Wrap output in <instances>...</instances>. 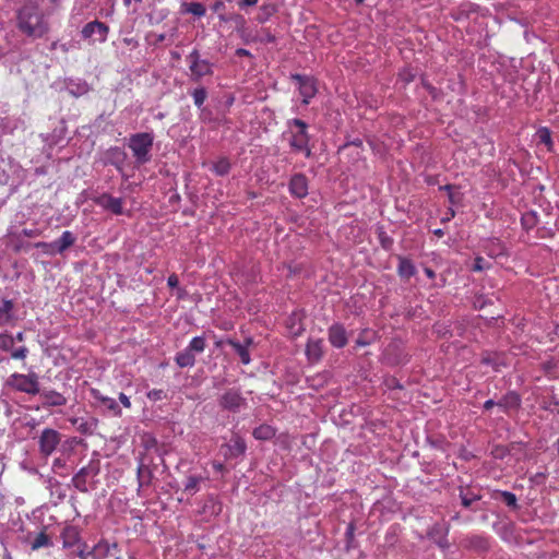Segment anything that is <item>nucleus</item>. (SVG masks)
I'll list each match as a JSON object with an SVG mask.
<instances>
[{
	"mask_svg": "<svg viewBox=\"0 0 559 559\" xmlns=\"http://www.w3.org/2000/svg\"><path fill=\"white\" fill-rule=\"evenodd\" d=\"M38 379V374L34 371L28 373L14 372L7 379L5 385L17 392L37 395L40 392Z\"/></svg>",
	"mask_w": 559,
	"mask_h": 559,
	"instance_id": "7ed1b4c3",
	"label": "nucleus"
},
{
	"mask_svg": "<svg viewBox=\"0 0 559 559\" xmlns=\"http://www.w3.org/2000/svg\"><path fill=\"white\" fill-rule=\"evenodd\" d=\"M276 433L275 428L270 425L262 424L259 427L254 428L252 431V436L254 439L260 441L271 440Z\"/></svg>",
	"mask_w": 559,
	"mask_h": 559,
	"instance_id": "c756f323",
	"label": "nucleus"
},
{
	"mask_svg": "<svg viewBox=\"0 0 559 559\" xmlns=\"http://www.w3.org/2000/svg\"><path fill=\"white\" fill-rule=\"evenodd\" d=\"M108 32L109 27L105 23L95 20L85 24L81 33L85 39H91L94 35H97L96 39L104 43L107 39Z\"/></svg>",
	"mask_w": 559,
	"mask_h": 559,
	"instance_id": "ddd939ff",
	"label": "nucleus"
},
{
	"mask_svg": "<svg viewBox=\"0 0 559 559\" xmlns=\"http://www.w3.org/2000/svg\"><path fill=\"white\" fill-rule=\"evenodd\" d=\"M61 441V435L51 428H46L39 436V452L44 456H49L57 449Z\"/></svg>",
	"mask_w": 559,
	"mask_h": 559,
	"instance_id": "1a4fd4ad",
	"label": "nucleus"
},
{
	"mask_svg": "<svg viewBox=\"0 0 559 559\" xmlns=\"http://www.w3.org/2000/svg\"><path fill=\"white\" fill-rule=\"evenodd\" d=\"M60 537L62 539L63 548H71L81 539L80 530L74 525H66L61 531Z\"/></svg>",
	"mask_w": 559,
	"mask_h": 559,
	"instance_id": "6ab92c4d",
	"label": "nucleus"
},
{
	"mask_svg": "<svg viewBox=\"0 0 559 559\" xmlns=\"http://www.w3.org/2000/svg\"><path fill=\"white\" fill-rule=\"evenodd\" d=\"M276 7L272 3L263 4L260 7V13L257 16L259 23H265L274 13Z\"/></svg>",
	"mask_w": 559,
	"mask_h": 559,
	"instance_id": "c9c22d12",
	"label": "nucleus"
},
{
	"mask_svg": "<svg viewBox=\"0 0 559 559\" xmlns=\"http://www.w3.org/2000/svg\"><path fill=\"white\" fill-rule=\"evenodd\" d=\"M397 261L399 265L396 272L402 280L408 281L416 274V266L411 259L403 255H397Z\"/></svg>",
	"mask_w": 559,
	"mask_h": 559,
	"instance_id": "412c9836",
	"label": "nucleus"
},
{
	"mask_svg": "<svg viewBox=\"0 0 559 559\" xmlns=\"http://www.w3.org/2000/svg\"><path fill=\"white\" fill-rule=\"evenodd\" d=\"M90 556L93 557V549L91 551H86L85 549H81L78 552V557L80 559H87Z\"/></svg>",
	"mask_w": 559,
	"mask_h": 559,
	"instance_id": "bf43d9fd",
	"label": "nucleus"
},
{
	"mask_svg": "<svg viewBox=\"0 0 559 559\" xmlns=\"http://www.w3.org/2000/svg\"><path fill=\"white\" fill-rule=\"evenodd\" d=\"M296 153H302L305 155V157L309 158L311 157L312 155V151H311V147H310V144L307 143L305 145V148H298L297 151H295Z\"/></svg>",
	"mask_w": 559,
	"mask_h": 559,
	"instance_id": "4d7b16f0",
	"label": "nucleus"
},
{
	"mask_svg": "<svg viewBox=\"0 0 559 559\" xmlns=\"http://www.w3.org/2000/svg\"><path fill=\"white\" fill-rule=\"evenodd\" d=\"M21 235L28 237V238H34V237L40 236L41 230L37 229V228H34V229L24 228V229H22Z\"/></svg>",
	"mask_w": 559,
	"mask_h": 559,
	"instance_id": "3c124183",
	"label": "nucleus"
},
{
	"mask_svg": "<svg viewBox=\"0 0 559 559\" xmlns=\"http://www.w3.org/2000/svg\"><path fill=\"white\" fill-rule=\"evenodd\" d=\"M43 400L44 407L64 406L68 403L67 397L56 390H40L38 393Z\"/></svg>",
	"mask_w": 559,
	"mask_h": 559,
	"instance_id": "dca6fc26",
	"label": "nucleus"
},
{
	"mask_svg": "<svg viewBox=\"0 0 559 559\" xmlns=\"http://www.w3.org/2000/svg\"><path fill=\"white\" fill-rule=\"evenodd\" d=\"M166 397V393L160 389H153L147 392V399L153 402L160 401Z\"/></svg>",
	"mask_w": 559,
	"mask_h": 559,
	"instance_id": "a18cd8bd",
	"label": "nucleus"
},
{
	"mask_svg": "<svg viewBox=\"0 0 559 559\" xmlns=\"http://www.w3.org/2000/svg\"><path fill=\"white\" fill-rule=\"evenodd\" d=\"M226 343L235 349V352L238 354V356L243 365L250 364L251 357H250L249 349H247L246 345H242L241 343H239L233 338H227Z\"/></svg>",
	"mask_w": 559,
	"mask_h": 559,
	"instance_id": "7c9ffc66",
	"label": "nucleus"
},
{
	"mask_svg": "<svg viewBox=\"0 0 559 559\" xmlns=\"http://www.w3.org/2000/svg\"><path fill=\"white\" fill-rule=\"evenodd\" d=\"M175 361L180 368H190L194 366L195 357L194 354L186 347L182 352L177 353Z\"/></svg>",
	"mask_w": 559,
	"mask_h": 559,
	"instance_id": "c85d7f7f",
	"label": "nucleus"
},
{
	"mask_svg": "<svg viewBox=\"0 0 559 559\" xmlns=\"http://www.w3.org/2000/svg\"><path fill=\"white\" fill-rule=\"evenodd\" d=\"M539 141L546 144L549 148L552 145L551 134L547 128H543L537 132Z\"/></svg>",
	"mask_w": 559,
	"mask_h": 559,
	"instance_id": "37998d69",
	"label": "nucleus"
},
{
	"mask_svg": "<svg viewBox=\"0 0 559 559\" xmlns=\"http://www.w3.org/2000/svg\"><path fill=\"white\" fill-rule=\"evenodd\" d=\"M213 468L217 473H224L225 472V465L221 462H213L212 464Z\"/></svg>",
	"mask_w": 559,
	"mask_h": 559,
	"instance_id": "680f3d73",
	"label": "nucleus"
},
{
	"mask_svg": "<svg viewBox=\"0 0 559 559\" xmlns=\"http://www.w3.org/2000/svg\"><path fill=\"white\" fill-rule=\"evenodd\" d=\"M379 240L381 247L385 250L391 249V247L393 246V239L390 236H388L386 233L383 230L379 231Z\"/></svg>",
	"mask_w": 559,
	"mask_h": 559,
	"instance_id": "c03bdc74",
	"label": "nucleus"
},
{
	"mask_svg": "<svg viewBox=\"0 0 559 559\" xmlns=\"http://www.w3.org/2000/svg\"><path fill=\"white\" fill-rule=\"evenodd\" d=\"M424 272L427 275V277H429L431 280H433L436 277V272L430 267H425Z\"/></svg>",
	"mask_w": 559,
	"mask_h": 559,
	"instance_id": "69168bd1",
	"label": "nucleus"
},
{
	"mask_svg": "<svg viewBox=\"0 0 559 559\" xmlns=\"http://www.w3.org/2000/svg\"><path fill=\"white\" fill-rule=\"evenodd\" d=\"M33 246L37 249H40L41 252L46 255H56L57 254L53 241H51V242L39 241V242L34 243Z\"/></svg>",
	"mask_w": 559,
	"mask_h": 559,
	"instance_id": "a19ab883",
	"label": "nucleus"
},
{
	"mask_svg": "<svg viewBox=\"0 0 559 559\" xmlns=\"http://www.w3.org/2000/svg\"><path fill=\"white\" fill-rule=\"evenodd\" d=\"M240 22L241 27H238V31L241 33V38L246 44L253 41L252 39L255 38V36H251V34L243 28L245 20L242 17H240Z\"/></svg>",
	"mask_w": 559,
	"mask_h": 559,
	"instance_id": "de8ad7c7",
	"label": "nucleus"
},
{
	"mask_svg": "<svg viewBox=\"0 0 559 559\" xmlns=\"http://www.w3.org/2000/svg\"><path fill=\"white\" fill-rule=\"evenodd\" d=\"M308 178L304 174H295L288 182L289 193L297 199H304L308 195Z\"/></svg>",
	"mask_w": 559,
	"mask_h": 559,
	"instance_id": "4468645a",
	"label": "nucleus"
},
{
	"mask_svg": "<svg viewBox=\"0 0 559 559\" xmlns=\"http://www.w3.org/2000/svg\"><path fill=\"white\" fill-rule=\"evenodd\" d=\"M167 285L170 288H175L179 285V278L175 273L168 276Z\"/></svg>",
	"mask_w": 559,
	"mask_h": 559,
	"instance_id": "864d4df0",
	"label": "nucleus"
},
{
	"mask_svg": "<svg viewBox=\"0 0 559 559\" xmlns=\"http://www.w3.org/2000/svg\"><path fill=\"white\" fill-rule=\"evenodd\" d=\"M111 548L116 549L117 544H110L108 540L98 542L93 548V559H105L110 556Z\"/></svg>",
	"mask_w": 559,
	"mask_h": 559,
	"instance_id": "bb28decb",
	"label": "nucleus"
},
{
	"mask_svg": "<svg viewBox=\"0 0 559 559\" xmlns=\"http://www.w3.org/2000/svg\"><path fill=\"white\" fill-rule=\"evenodd\" d=\"M205 478L201 475H189L186 478L183 484V492L189 496L195 495L200 490V484L203 483Z\"/></svg>",
	"mask_w": 559,
	"mask_h": 559,
	"instance_id": "cd10ccee",
	"label": "nucleus"
},
{
	"mask_svg": "<svg viewBox=\"0 0 559 559\" xmlns=\"http://www.w3.org/2000/svg\"><path fill=\"white\" fill-rule=\"evenodd\" d=\"M187 61L189 63V70L191 72V79L195 82L200 81L203 76L213 74V64L201 59L200 52L193 49L188 56Z\"/></svg>",
	"mask_w": 559,
	"mask_h": 559,
	"instance_id": "39448f33",
	"label": "nucleus"
},
{
	"mask_svg": "<svg viewBox=\"0 0 559 559\" xmlns=\"http://www.w3.org/2000/svg\"><path fill=\"white\" fill-rule=\"evenodd\" d=\"M14 343L15 338L12 334L8 332L0 333V349L10 353V357L14 360L24 361L29 353L28 348L26 346L14 348Z\"/></svg>",
	"mask_w": 559,
	"mask_h": 559,
	"instance_id": "6e6552de",
	"label": "nucleus"
},
{
	"mask_svg": "<svg viewBox=\"0 0 559 559\" xmlns=\"http://www.w3.org/2000/svg\"><path fill=\"white\" fill-rule=\"evenodd\" d=\"M14 302L10 299L0 300V326L7 325L14 319Z\"/></svg>",
	"mask_w": 559,
	"mask_h": 559,
	"instance_id": "a878e982",
	"label": "nucleus"
},
{
	"mask_svg": "<svg viewBox=\"0 0 559 559\" xmlns=\"http://www.w3.org/2000/svg\"><path fill=\"white\" fill-rule=\"evenodd\" d=\"M448 197H449V202L452 205L459 204L462 200V193L454 191V190L452 192L448 193Z\"/></svg>",
	"mask_w": 559,
	"mask_h": 559,
	"instance_id": "8fccbe9b",
	"label": "nucleus"
},
{
	"mask_svg": "<svg viewBox=\"0 0 559 559\" xmlns=\"http://www.w3.org/2000/svg\"><path fill=\"white\" fill-rule=\"evenodd\" d=\"M193 354H201L206 347V342L203 336L193 337L187 346Z\"/></svg>",
	"mask_w": 559,
	"mask_h": 559,
	"instance_id": "e433bc0d",
	"label": "nucleus"
},
{
	"mask_svg": "<svg viewBox=\"0 0 559 559\" xmlns=\"http://www.w3.org/2000/svg\"><path fill=\"white\" fill-rule=\"evenodd\" d=\"M192 97H193L194 105L198 108H202V106L207 97V92L204 87H198L192 92Z\"/></svg>",
	"mask_w": 559,
	"mask_h": 559,
	"instance_id": "ea45409f",
	"label": "nucleus"
},
{
	"mask_svg": "<svg viewBox=\"0 0 559 559\" xmlns=\"http://www.w3.org/2000/svg\"><path fill=\"white\" fill-rule=\"evenodd\" d=\"M13 338H15V342H24L25 341V334L24 332H17Z\"/></svg>",
	"mask_w": 559,
	"mask_h": 559,
	"instance_id": "338daca9",
	"label": "nucleus"
},
{
	"mask_svg": "<svg viewBox=\"0 0 559 559\" xmlns=\"http://www.w3.org/2000/svg\"><path fill=\"white\" fill-rule=\"evenodd\" d=\"M238 57H251V52L245 48H238L235 51Z\"/></svg>",
	"mask_w": 559,
	"mask_h": 559,
	"instance_id": "052dcab7",
	"label": "nucleus"
},
{
	"mask_svg": "<svg viewBox=\"0 0 559 559\" xmlns=\"http://www.w3.org/2000/svg\"><path fill=\"white\" fill-rule=\"evenodd\" d=\"M464 547L476 551H488L490 539L484 535H471L464 538Z\"/></svg>",
	"mask_w": 559,
	"mask_h": 559,
	"instance_id": "a211bd4d",
	"label": "nucleus"
},
{
	"mask_svg": "<svg viewBox=\"0 0 559 559\" xmlns=\"http://www.w3.org/2000/svg\"><path fill=\"white\" fill-rule=\"evenodd\" d=\"M218 405L223 411L230 413H239L247 406V401L242 396L240 390L231 388L226 390L218 397Z\"/></svg>",
	"mask_w": 559,
	"mask_h": 559,
	"instance_id": "423d86ee",
	"label": "nucleus"
},
{
	"mask_svg": "<svg viewBox=\"0 0 559 559\" xmlns=\"http://www.w3.org/2000/svg\"><path fill=\"white\" fill-rule=\"evenodd\" d=\"M258 1L259 0H240V1H238V7L240 9L246 8V7H254L258 4Z\"/></svg>",
	"mask_w": 559,
	"mask_h": 559,
	"instance_id": "5fc2aeb1",
	"label": "nucleus"
},
{
	"mask_svg": "<svg viewBox=\"0 0 559 559\" xmlns=\"http://www.w3.org/2000/svg\"><path fill=\"white\" fill-rule=\"evenodd\" d=\"M181 12L191 13L200 17L205 14L206 9L201 2H183L181 4Z\"/></svg>",
	"mask_w": 559,
	"mask_h": 559,
	"instance_id": "2f4dec72",
	"label": "nucleus"
},
{
	"mask_svg": "<svg viewBox=\"0 0 559 559\" xmlns=\"http://www.w3.org/2000/svg\"><path fill=\"white\" fill-rule=\"evenodd\" d=\"M288 127V135H289V146L292 151H297L298 148H305L307 143H310V134L308 133V124L299 119L294 118L287 121Z\"/></svg>",
	"mask_w": 559,
	"mask_h": 559,
	"instance_id": "20e7f679",
	"label": "nucleus"
},
{
	"mask_svg": "<svg viewBox=\"0 0 559 559\" xmlns=\"http://www.w3.org/2000/svg\"><path fill=\"white\" fill-rule=\"evenodd\" d=\"M119 401L120 403L126 407V408H130L131 407V402H130V399L129 396H127L124 393H120L119 394Z\"/></svg>",
	"mask_w": 559,
	"mask_h": 559,
	"instance_id": "6e6d98bb",
	"label": "nucleus"
},
{
	"mask_svg": "<svg viewBox=\"0 0 559 559\" xmlns=\"http://www.w3.org/2000/svg\"><path fill=\"white\" fill-rule=\"evenodd\" d=\"M153 471L150 466L145 465L142 461H140L136 468V478H138V490L148 487L153 480Z\"/></svg>",
	"mask_w": 559,
	"mask_h": 559,
	"instance_id": "5701e85b",
	"label": "nucleus"
},
{
	"mask_svg": "<svg viewBox=\"0 0 559 559\" xmlns=\"http://www.w3.org/2000/svg\"><path fill=\"white\" fill-rule=\"evenodd\" d=\"M428 535L440 548H449L448 530H443L440 525L436 524L430 528Z\"/></svg>",
	"mask_w": 559,
	"mask_h": 559,
	"instance_id": "393cba45",
	"label": "nucleus"
},
{
	"mask_svg": "<svg viewBox=\"0 0 559 559\" xmlns=\"http://www.w3.org/2000/svg\"><path fill=\"white\" fill-rule=\"evenodd\" d=\"M487 267H488V263L483 257L475 258L473 271L480 272Z\"/></svg>",
	"mask_w": 559,
	"mask_h": 559,
	"instance_id": "49530a36",
	"label": "nucleus"
},
{
	"mask_svg": "<svg viewBox=\"0 0 559 559\" xmlns=\"http://www.w3.org/2000/svg\"><path fill=\"white\" fill-rule=\"evenodd\" d=\"M78 429H79V431H81L82 433H87V432H88V430H90V427H88V424H87V423H84V421H83V423L79 424Z\"/></svg>",
	"mask_w": 559,
	"mask_h": 559,
	"instance_id": "e2e57ef3",
	"label": "nucleus"
},
{
	"mask_svg": "<svg viewBox=\"0 0 559 559\" xmlns=\"http://www.w3.org/2000/svg\"><path fill=\"white\" fill-rule=\"evenodd\" d=\"M521 403L520 394L515 391H509L497 402V406L508 414L510 411H518Z\"/></svg>",
	"mask_w": 559,
	"mask_h": 559,
	"instance_id": "f3484780",
	"label": "nucleus"
},
{
	"mask_svg": "<svg viewBox=\"0 0 559 559\" xmlns=\"http://www.w3.org/2000/svg\"><path fill=\"white\" fill-rule=\"evenodd\" d=\"M460 497H461L462 504L465 508H469L474 501H477L480 499L479 496L468 497L467 495H464L463 491H461Z\"/></svg>",
	"mask_w": 559,
	"mask_h": 559,
	"instance_id": "09e8293b",
	"label": "nucleus"
},
{
	"mask_svg": "<svg viewBox=\"0 0 559 559\" xmlns=\"http://www.w3.org/2000/svg\"><path fill=\"white\" fill-rule=\"evenodd\" d=\"M108 154L110 155V159L108 160V163H110L111 165L116 166L118 169H120V166L119 164L123 162L124 159V153L122 152V150L120 147H111L109 151H108Z\"/></svg>",
	"mask_w": 559,
	"mask_h": 559,
	"instance_id": "4c0bfd02",
	"label": "nucleus"
},
{
	"mask_svg": "<svg viewBox=\"0 0 559 559\" xmlns=\"http://www.w3.org/2000/svg\"><path fill=\"white\" fill-rule=\"evenodd\" d=\"M329 342L335 348H343L347 344V333L341 323H333L328 330Z\"/></svg>",
	"mask_w": 559,
	"mask_h": 559,
	"instance_id": "2eb2a0df",
	"label": "nucleus"
},
{
	"mask_svg": "<svg viewBox=\"0 0 559 559\" xmlns=\"http://www.w3.org/2000/svg\"><path fill=\"white\" fill-rule=\"evenodd\" d=\"M76 241L75 235L70 230H64L62 235L53 241L57 254H62L71 248Z\"/></svg>",
	"mask_w": 559,
	"mask_h": 559,
	"instance_id": "b1692460",
	"label": "nucleus"
},
{
	"mask_svg": "<svg viewBox=\"0 0 559 559\" xmlns=\"http://www.w3.org/2000/svg\"><path fill=\"white\" fill-rule=\"evenodd\" d=\"M91 395L102 403L114 416H121V408L114 399L103 395L97 389H91Z\"/></svg>",
	"mask_w": 559,
	"mask_h": 559,
	"instance_id": "4be33fe9",
	"label": "nucleus"
},
{
	"mask_svg": "<svg viewBox=\"0 0 559 559\" xmlns=\"http://www.w3.org/2000/svg\"><path fill=\"white\" fill-rule=\"evenodd\" d=\"M252 40L262 44H273L275 43L276 37L270 32L269 28H262L260 34L257 35Z\"/></svg>",
	"mask_w": 559,
	"mask_h": 559,
	"instance_id": "58836bf2",
	"label": "nucleus"
},
{
	"mask_svg": "<svg viewBox=\"0 0 559 559\" xmlns=\"http://www.w3.org/2000/svg\"><path fill=\"white\" fill-rule=\"evenodd\" d=\"M290 78L298 84L299 93L302 97V103L308 105L318 92L317 80L314 78L298 73L292 74Z\"/></svg>",
	"mask_w": 559,
	"mask_h": 559,
	"instance_id": "0eeeda50",
	"label": "nucleus"
},
{
	"mask_svg": "<svg viewBox=\"0 0 559 559\" xmlns=\"http://www.w3.org/2000/svg\"><path fill=\"white\" fill-rule=\"evenodd\" d=\"M16 27L31 38H41L48 33L49 24L38 0H24L16 11Z\"/></svg>",
	"mask_w": 559,
	"mask_h": 559,
	"instance_id": "f257e3e1",
	"label": "nucleus"
},
{
	"mask_svg": "<svg viewBox=\"0 0 559 559\" xmlns=\"http://www.w3.org/2000/svg\"><path fill=\"white\" fill-rule=\"evenodd\" d=\"M52 540L49 535L46 534L45 531H41L32 542L31 548L32 550H38L43 547H51Z\"/></svg>",
	"mask_w": 559,
	"mask_h": 559,
	"instance_id": "473e14b6",
	"label": "nucleus"
},
{
	"mask_svg": "<svg viewBox=\"0 0 559 559\" xmlns=\"http://www.w3.org/2000/svg\"><path fill=\"white\" fill-rule=\"evenodd\" d=\"M92 200L96 205L115 215L123 214V200L121 198H115L111 194L104 192L94 197Z\"/></svg>",
	"mask_w": 559,
	"mask_h": 559,
	"instance_id": "f8f14e48",
	"label": "nucleus"
},
{
	"mask_svg": "<svg viewBox=\"0 0 559 559\" xmlns=\"http://www.w3.org/2000/svg\"><path fill=\"white\" fill-rule=\"evenodd\" d=\"M221 451L226 460L236 459L246 453L247 443L242 437L234 433L228 443L222 444Z\"/></svg>",
	"mask_w": 559,
	"mask_h": 559,
	"instance_id": "9b49d317",
	"label": "nucleus"
},
{
	"mask_svg": "<svg viewBox=\"0 0 559 559\" xmlns=\"http://www.w3.org/2000/svg\"><path fill=\"white\" fill-rule=\"evenodd\" d=\"M212 10L214 12L223 11L225 10V3L222 0L215 1L214 4L212 5Z\"/></svg>",
	"mask_w": 559,
	"mask_h": 559,
	"instance_id": "13d9d810",
	"label": "nucleus"
},
{
	"mask_svg": "<svg viewBox=\"0 0 559 559\" xmlns=\"http://www.w3.org/2000/svg\"><path fill=\"white\" fill-rule=\"evenodd\" d=\"M231 168V164L226 157H221L217 162H215L212 166V170L217 176H226Z\"/></svg>",
	"mask_w": 559,
	"mask_h": 559,
	"instance_id": "72a5a7b5",
	"label": "nucleus"
},
{
	"mask_svg": "<svg viewBox=\"0 0 559 559\" xmlns=\"http://www.w3.org/2000/svg\"><path fill=\"white\" fill-rule=\"evenodd\" d=\"M154 136L147 132L132 134L129 139V148L138 165H144L151 160V150L153 147Z\"/></svg>",
	"mask_w": 559,
	"mask_h": 559,
	"instance_id": "f03ea898",
	"label": "nucleus"
},
{
	"mask_svg": "<svg viewBox=\"0 0 559 559\" xmlns=\"http://www.w3.org/2000/svg\"><path fill=\"white\" fill-rule=\"evenodd\" d=\"M323 340H309L306 346V355L309 361L318 362L323 357Z\"/></svg>",
	"mask_w": 559,
	"mask_h": 559,
	"instance_id": "aec40b11",
	"label": "nucleus"
},
{
	"mask_svg": "<svg viewBox=\"0 0 559 559\" xmlns=\"http://www.w3.org/2000/svg\"><path fill=\"white\" fill-rule=\"evenodd\" d=\"M493 406H497V402H495L493 400H488L484 403V409L486 411L491 409Z\"/></svg>",
	"mask_w": 559,
	"mask_h": 559,
	"instance_id": "0e129e2a",
	"label": "nucleus"
},
{
	"mask_svg": "<svg viewBox=\"0 0 559 559\" xmlns=\"http://www.w3.org/2000/svg\"><path fill=\"white\" fill-rule=\"evenodd\" d=\"M99 473L98 462H91L88 465L83 466L73 476L72 484L81 492H87V478L90 476H96Z\"/></svg>",
	"mask_w": 559,
	"mask_h": 559,
	"instance_id": "9d476101",
	"label": "nucleus"
},
{
	"mask_svg": "<svg viewBox=\"0 0 559 559\" xmlns=\"http://www.w3.org/2000/svg\"><path fill=\"white\" fill-rule=\"evenodd\" d=\"M481 364L491 366L495 371H500V366L503 364L500 361L498 354L486 353L481 357Z\"/></svg>",
	"mask_w": 559,
	"mask_h": 559,
	"instance_id": "f704fd0d",
	"label": "nucleus"
},
{
	"mask_svg": "<svg viewBox=\"0 0 559 559\" xmlns=\"http://www.w3.org/2000/svg\"><path fill=\"white\" fill-rule=\"evenodd\" d=\"M400 79L402 81H404L405 83H409L413 81L414 79V75L411 73L409 70H403L401 73H400Z\"/></svg>",
	"mask_w": 559,
	"mask_h": 559,
	"instance_id": "603ef678",
	"label": "nucleus"
},
{
	"mask_svg": "<svg viewBox=\"0 0 559 559\" xmlns=\"http://www.w3.org/2000/svg\"><path fill=\"white\" fill-rule=\"evenodd\" d=\"M500 496L503 500V502L511 508L518 507V499L516 496L513 492L510 491H500Z\"/></svg>",
	"mask_w": 559,
	"mask_h": 559,
	"instance_id": "79ce46f5",
	"label": "nucleus"
},
{
	"mask_svg": "<svg viewBox=\"0 0 559 559\" xmlns=\"http://www.w3.org/2000/svg\"><path fill=\"white\" fill-rule=\"evenodd\" d=\"M439 189L444 190L448 193H450L455 189V187L453 185H444V186H441Z\"/></svg>",
	"mask_w": 559,
	"mask_h": 559,
	"instance_id": "774afa93",
	"label": "nucleus"
}]
</instances>
